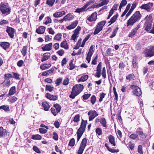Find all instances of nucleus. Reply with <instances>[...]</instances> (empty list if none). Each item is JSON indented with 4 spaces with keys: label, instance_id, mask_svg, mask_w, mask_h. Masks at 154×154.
Returning a JSON list of instances; mask_svg holds the SVG:
<instances>
[{
    "label": "nucleus",
    "instance_id": "obj_1",
    "mask_svg": "<svg viewBox=\"0 0 154 154\" xmlns=\"http://www.w3.org/2000/svg\"><path fill=\"white\" fill-rule=\"evenodd\" d=\"M142 15L139 11H136L130 17L127 22V26H132L137 22L139 21L141 18Z\"/></svg>",
    "mask_w": 154,
    "mask_h": 154
},
{
    "label": "nucleus",
    "instance_id": "obj_30",
    "mask_svg": "<svg viewBox=\"0 0 154 154\" xmlns=\"http://www.w3.org/2000/svg\"><path fill=\"white\" fill-rule=\"evenodd\" d=\"M109 143L113 146H115V139L114 137L112 135H110L108 137Z\"/></svg>",
    "mask_w": 154,
    "mask_h": 154
},
{
    "label": "nucleus",
    "instance_id": "obj_14",
    "mask_svg": "<svg viewBox=\"0 0 154 154\" xmlns=\"http://www.w3.org/2000/svg\"><path fill=\"white\" fill-rule=\"evenodd\" d=\"M140 27V25L139 24L137 25V26L133 29L128 35V36L130 38H132L137 33V31Z\"/></svg>",
    "mask_w": 154,
    "mask_h": 154
},
{
    "label": "nucleus",
    "instance_id": "obj_52",
    "mask_svg": "<svg viewBox=\"0 0 154 154\" xmlns=\"http://www.w3.org/2000/svg\"><path fill=\"white\" fill-rule=\"evenodd\" d=\"M135 77L133 73H132L127 75L126 77V79L127 80L130 81L131 79H134V78Z\"/></svg>",
    "mask_w": 154,
    "mask_h": 154
},
{
    "label": "nucleus",
    "instance_id": "obj_6",
    "mask_svg": "<svg viewBox=\"0 0 154 154\" xmlns=\"http://www.w3.org/2000/svg\"><path fill=\"white\" fill-rule=\"evenodd\" d=\"M61 109V106L57 103L53 104V107L51 109V111L53 115L54 116H56L58 113L60 112Z\"/></svg>",
    "mask_w": 154,
    "mask_h": 154
},
{
    "label": "nucleus",
    "instance_id": "obj_40",
    "mask_svg": "<svg viewBox=\"0 0 154 154\" xmlns=\"http://www.w3.org/2000/svg\"><path fill=\"white\" fill-rule=\"evenodd\" d=\"M54 88V87L51 86L50 85H47L45 86L46 91H48L51 92L53 91Z\"/></svg>",
    "mask_w": 154,
    "mask_h": 154
},
{
    "label": "nucleus",
    "instance_id": "obj_2",
    "mask_svg": "<svg viewBox=\"0 0 154 154\" xmlns=\"http://www.w3.org/2000/svg\"><path fill=\"white\" fill-rule=\"evenodd\" d=\"M84 86L81 84L76 85L74 86L72 90L69 97L70 98L73 99L75 97L78 95L82 91Z\"/></svg>",
    "mask_w": 154,
    "mask_h": 154
},
{
    "label": "nucleus",
    "instance_id": "obj_34",
    "mask_svg": "<svg viewBox=\"0 0 154 154\" xmlns=\"http://www.w3.org/2000/svg\"><path fill=\"white\" fill-rule=\"evenodd\" d=\"M105 147L108 150L111 152H117L119 151V149H115L109 148L108 146V144L106 143L105 144Z\"/></svg>",
    "mask_w": 154,
    "mask_h": 154
},
{
    "label": "nucleus",
    "instance_id": "obj_19",
    "mask_svg": "<svg viewBox=\"0 0 154 154\" xmlns=\"http://www.w3.org/2000/svg\"><path fill=\"white\" fill-rule=\"evenodd\" d=\"M97 12H94L92 13L91 15L87 19V20L89 22L95 21L97 19Z\"/></svg>",
    "mask_w": 154,
    "mask_h": 154
},
{
    "label": "nucleus",
    "instance_id": "obj_26",
    "mask_svg": "<svg viewBox=\"0 0 154 154\" xmlns=\"http://www.w3.org/2000/svg\"><path fill=\"white\" fill-rule=\"evenodd\" d=\"M16 92V87L14 86L12 87L9 90L8 93L7 94V96L8 97L14 95Z\"/></svg>",
    "mask_w": 154,
    "mask_h": 154
},
{
    "label": "nucleus",
    "instance_id": "obj_63",
    "mask_svg": "<svg viewBox=\"0 0 154 154\" xmlns=\"http://www.w3.org/2000/svg\"><path fill=\"white\" fill-rule=\"evenodd\" d=\"M81 27L79 26H78L77 28L74 31V33L78 35L79 34V32L81 30Z\"/></svg>",
    "mask_w": 154,
    "mask_h": 154
},
{
    "label": "nucleus",
    "instance_id": "obj_23",
    "mask_svg": "<svg viewBox=\"0 0 154 154\" xmlns=\"http://www.w3.org/2000/svg\"><path fill=\"white\" fill-rule=\"evenodd\" d=\"M10 44L7 42H1L0 43V46L3 49L6 50L10 47Z\"/></svg>",
    "mask_w": 154,
    "mask_h": 154
},
{
    "label": "nucleus",
    "instance_id": "obj_12",
    "mask_svg": "<svg viewBox=\"0 0 154 154\" xmlns=\"http://www.w3.org/2000/svg\"><path fill=\"white\" fill-rule=\"evenodd\" d=\"M153 5V3L149 2L146 4H143L140 7V8L141 9H143L146 10L147 12H150Z\"/></svg>",
    "mask_w": 154,
    "mask_h": 154
},
{
    "label": "nucleus",
    "instance_id": "obj_49",
    "mask_svg": "<svg viewBox=\"0 0 154 154\" xmlns=\"http://www.w3.org/2000/svg\"><path fill=\"white\" fill-rule=\"evenodd\" d=\"M91 94L90 93H87L84 94L82 96V100H86L88 99L91 96Z\"/></svg>",
    "mask_w": 154,
    "mask_h": 154
},
{
    "label": "nucleus",
    "instance_id": "obj_39",
    "mask_svg": "<svg viewBox=\"0 0 154 154\" xmlns=\"http://www.w3.org/2000/svg\"><path fill=\"white\" fill-rule=\"evenodd\" d=\"M27 46H25L23 48L21 51V52L23 57L25 56L27 54Z\"/></svg>",
    "mask_w": 154,
    "mask_h": 154
},
{
    "label": "nucleus",
    "instance_id": "obj_35",
    "mask_svg": "<svg viewBox=\"0 0 154 154\" xmlns=\"http://www.w3.org/2000/svg\"><path fill=\"white\" fill-rule=\"evenodd\" d=\"M88 78V75H83L81 78L79 79L78 81L79 82H84L87 80Z\"/></svg>",
    "mask_w": 154,
    "mask_h": 154
},
{
    "label": "nucleus",
    "instance_id": "obj_20",
    "mask_svg": "<svg viewBox=\"0 0 154 154\" xmlns=\"http://www.w3.org/2000/svg\"><path fill=\"white\" fill-rule=\"evenodd\" d=\"M52 46V43H50L45 45L44 46L42 47V49L43 51H50L51 50Z\"/></svg>",
    "mask_w": 154,
    "mask_h": 154
},
{
    "label": "nucleus",
    "instance_id": "obj_16",
    "mask_svg": "<svg viewBox=\"0 0 154 154\" xmlns=\"http://www.w3.org/2000/svg\"><path fill=\"white\" fill-rule=\"evenodd\" d=\"M152 22L149 20V21H146L144 23V29L147 32H149L152 28Z\"/></svg>",
    "mask_w": 154,
    "mask_h": 154
},
{
    "label": "nucleus",
    "instance_id": "obj_62",
    "mask_svg": "<svg viewBox=\"0 0 154 154\" xmlns=\"http://www.w3.org/2000/svg\"><path fill=\"white\" fill-rule=\"evenodd\" d=\"M145 18L146 19V21H151V22H152V15L151 14H150L149 15H147L145 17Z\"/></svg>",
    "mask_w": 154,
    "mask_h": 154
},
{
    "label": "nucleus",
    "instance_id": "obj_7",
    "mask_svg": "<svg viewBox=\"0 0 154 154\" xmlns=\"http://www.w3.org/2000/svg\"><path fill=\"white\" fill-rule=\"evenodd\" d=\"M87 139L86 138H84L82 140L80 143L79 147L77 152V154H82L86 146Z\"/></svg>",
    "mask_w": 154,
    "mask_h": 154
},
{
    "label": "nucleus",
    "instance_id": "obj_15",
    "mask_svg": "<svg viewBox=\"0 0 154 154\" xmlns=\"http://www.w3.org/2000/svg\"><path fill=\"white\" fill-rule=\"evenodd\" d=\"M102 64L101 62H100L97 65V67L96 71H97L95 76L97 78H99L101 76V66Z\"/></svg>",
    "mask_w": 154,
    "mask_h": 154
},
{
    "label": "nucleus",
    "instance_id": "obj_13",
    "mask_svg": "<svg viewBox=\"0 0 154 154\" xmlns=\"http://www.w3.org/2000/svg\"><path fill=\"white\" fill-rule=\"evenodd\" d=\"M88 115L89 116V121H91L98 116V114L95 110H91L88 112Z\"/></svg>",
    "mask_w": 154,
    "mask_h": 154
},
{
    "label": "nucleus",
    "instance_id": "obj_5",
    "mask_svg": "<svg viewBox=\"0 0 154 154\" xmlns=\"http://www.w3.org/2000/svg\"><path fill=\"white\" fill-rule=\"evenodd\" d=\"M12 78V76L10 73H7L4 75V80L1 84H3L4 87H9L10 85L11 81L10 79Z\"/></svg>",
    "mask_w": 154,
    "mask_h": 154
},
{
    "label": "nucleus",
    "instance_id": "obj_32",
    "mask_svg": "<svg viewBox=\"0 0 154 154\" xmlns=\"http://www.w3.org/2000/svg\"><path fill=\"white\" fill-rule=\"evenodd\" d=\"M3 109L5 112H9L10 110L9 106L8 105H4L0 106V109Z\"/></svg>",
    "mask_w": 154,
    "mask_h": 154
},
{
    "label": "nucleus",
    "instance_id": "obj_27",
    "mask_svg": "<svg viewBox=\"0 0 154 154\" xmlns=\"http://www.w3.org/2000/svg\"><path fill=\"white\" fill-rule=\"evenodd\" d=\"M78 22L77 20H75L70 25L66 26V29L69 30L74 29L77 26Z\"/></svg>",
    "mask_w": 154,
    "mask_h": 154
},
{
    "label": "nucleus",
    "instance_id": "obj_31",
    "mask_svg": "<svg viewBox=\"0 0 154 154\" xmlns=\"http://www.w3.org/2000/svg\"><path fill=\"white\" fill-rule=\"evenodd\" d=\"M100 123L103 127L106 128L107 127V122L106 119L104 118H101L100 119Z\"/></svg>",
    "mask_w": 154,
    "mask_h": 154
},
{
    "label": "nucleus",
    "instance_id": "obj_45",
    "mask_svg": "<svg viewBox=\"0 0 154 154\" xmlns=\"http://www.w3.org/2000/svg\"><path fill=\"white\" fill-rule=\"evenodd\" d=\"M86 8L84 5L81 8L76 9V10L75 11V12L78 13H80L81 12L85 11L86 10Z\"/></svg>",
    "mask_w": 154,
    "mask_h": 154
},
{
    "label": "nucleus",
    "instance_id": "obj_60",
    "mask_svg": "<svg viewBox=\"0 0 154 154\" xmlns=\"http://www.w3.org/2000/svg\"><path fill=\"white\" fill-rule=\"evenodd\" d=\"M129 137L131 139L134 140L138 138V137L137 134H132L130 135Z\"/></svg>",
    "mask_w": 154,
    "mask_h": 154
},
{
    "label": "nucleus",
    "instance_id": "obj_56",
    "mask_svg": "<svg viewBox=\"0 0 154 154\" xmlns=\"http://www.w3.org/2000/svg\"><path fill=\"white\" fill-rule=\"evenodd\" d=\"M75 144V140L74 138H71L69 141L68 145L70 146H73Z\"/></svg>",
    "mask_w": 154,
    "mask_h": 154
},
{
    "label": "nucleus",
    "instance_id": "obj_28",
    "mask_svg": "<svg viewBox=\"0 0 154 154\" xmlns=\"http://www.w3.org/2000/svg\"><path fill=\"white\" fill-rule=\"evenodd\" d=\"M74 18V16L70 13L68 14L63 17V19L65 21H70L72 20Z\"/></svg>",
    "mask_w": 154,
    "mask_h": 154
},
{
    "label": "nucleus",
    "instance_id": "obj_17",
    "mask_svg": "<svg viewBox=\"0 0 154 154\" xmlns=\"http://www.w3.org/2000/svg\"><path fill=\"white\" fill-rule=\"evenodd\" d=\"M45 97L51 100L55 101L58 99L57 95H53L50 94L49 93H47L46 94Z\"/></svg>",
    "mask_w": 154,
    "mask_h": 154
},
{
    "label": "nucleus",
    "instance_id": "obj_43",
    "mask_svg": "<svg viewBox=\"0 0 154 154\" xmlns=\"http://www.w3.org/2000/svg\"><path fill=\"white\" fill-rule=\"evenodd\" d=\"M55 0H47L46 4L50 7L52 6L55 2Z\"/></svg>",
    "mask_w": 154,
    "mask_h": 154
},
{
    "label": "nucleus",
    "instance_id": "obj_24",
    "mask_svg": "<svg viewBox=\"0 0 154 154\" xmlns=\"http://www.w3.org/2000/svg\"><path fill=\"white\" fill-rule=\"evenodd\" d=\"M51 56V54L49 52H46L44 53L41 59V61L43 62L44 61H46L50 58Z\"/></svg>",
    "mask_w": 154,
    "mask_h": 154
},
{
    "label": "nucleus",
    "instance_id": "obj_36",
    "mask_svg": "<svg viewBox=\"0 0 154 154\" xmlns=\"http://www.w3.org/2000/svg\"><path fill=\"white\" fill-rule=\"evenodd\" d=\"M90 102L92 105H94L96 101V97L95 95L91 96L89 100Z\"/></svg>",
    "mask_w": 154,
    "mask_h": 154
},
{
    "label": "nucleus",
    "instance_id": "obj_25",
    "mask_svg": "<svg viewBox=\"0 0 154 154\" xmlns=\"http://www.w3.org/2000/svg\"><path fill=\"white\" fill-rule=\"evenodd\" d=\"M66 12L65 11H62L55 12L53 14V16L56 18L60 17L65 15Z\"/></svg>",
    "mask_w": 154,
    "mask_h": 154
},
{
    "label": "nucleus",
    "instance_id": "obj_33",
    "mask_svg": "<svg viewBox=\"0 0 154 154\" xmlns=\"http://www.w3.org/2000/svg\"><path fill=\"white\" fill-rule=\"evenodd\" d=\"M51 66L50 64H42L40 66V68L41 69L44 70L49 68Z\"/></svg>",
    "mask_w": 154,
    "mask_h": 154
},
{
    "label": "nucleus",
    "instance_id": "obj_37",
    "mask_svg": "<svg viewBox=\"0 0 154 154\" xmlns=\"http://www.w3.org/2000/svg\"><path fill=\"white\" fill-rule=\"evenodd\" d=\"M42 105L45 110L46 111L48 110L50 106L48 103L46 102H44L42 103Z\"/></svg>",
    "mask_w": 154,
    "mask_h": 154
},
{
    "label": "nucleus",
    "instance_id": "obj_44",
    "mask_svg": "<svg viewBox=\"0 0 154 154\" xmlns=\"http://www.w3.org/2000/svg\"><path fill=\"white\" fill-rule=\"evenodd\" d=\"M101 2L98 4V6L100 7L102 6L103 5H107L109 2L108 1L106 0H100Z\"/></svg>",
    "mask_w": 154,
    "mask_h": 154
},
{
    "label": "nucleus",
    "instance_id": "obj_47",
    "mask_svg": "<svg viewBox=\"0 0 154 154\" xmlns=\"http://www.w3.org/2000/svg\"><path fill=\"white\" fill-rule=\"evenodd\" d=\"M42 137L39 134L33 135L32 136L31 138L33 140H40L42 139Z\"/></svg>",
    "mask_w": 154,
    "mask_h": 154
},
{
    "label": "nucleus",
    "instance_id": "obj_48",
    "mask_svg": "<svg viewBox=\"0 0 154 154\" xmlns=\"http://www.w3.org/2000/svg\"><path fill=\"white\" fill-rule=\"evenodd\" d=\"M62 35L61 33H58L54 37V39L57 41H60V40Z\"/></svg>",
    "mask_w": 154,
    "mask_h": 154
},
{
    "label": "nucleus",
    "instance_id": "obj_41",
    "mask_svg": "<svg viewBox=\"0 0 154 154\" xmlns=\"http://www.w3.org/2000/svg\"><path fill=\"white\" fill-rule=\"evenodd\" d=\"M132 62L133 67L134 68H136L138 64L137 57H134Z\"/></svg>",
    "mask_w": 154,
    "mask_h": 154
},
{
    "label": "nucleus",
    "instance_id": "obj_54",
    "mask_svg": "<svg viewBox=\"0 0 154 154\" xmlns=\"http://www.w3.org/2000/svg\"><path fill=\"white\" fill-rule=\"evenodd\" d=\"M13 76H12V78H14L16 80H19L20 79V75L18 74L17 73L14 72H12Z\"/></svg>",
    "mask_w": 154,
    "mask_h": 154
},
{
    "label": "nucleus",
    "instance_id": "obj_55",
    "mask_svg": "<svg viewBox=\"0 0 154 154\" xmlns=\"http://www.w3.org/2000/svg\"><path fill=\"white\" fill-rule=\"evenodd\" d=\"M73 59L71 60L69 63V69L70 70H72L75 67V66L73 64Z\"/></svg>",
    "mask_w": 154,
    "mask_h": 154
},
{
    "label": "nucleus",
    "instance_id": "obj_57",
    "mask_svg": "<svg viewBox=\"0 0 154 154\" xmlns=\"http://www.w3.org/2000/svg\"><path fill=\"white\" fill-rule=\"evenodd\" d=\"M81 39H80L79 40L78 42L76 43V44L74 48V49H75V50H77L78 49L80 46H81L80 45L81 42Z\"/></svg>",
    "mask_w": 154,
    "mask_h": 154
},
{
    "label": "nucleus",
    "instance_id": "obj_53",
    "mask_svg": "<svg viewBox=\"0 0 154 154\" xmlns=\"http://www.w3.org/2000/svg\"><path fill=\"white\" fill-rule=\"evenodd\" d=\"M106 23V21L105 20L102 21L99 23L97 26L103 29V26Z\"/></svg>",
    "mask_w": 154,
    "mask_h": 154
},
{
    "label": "nucleus",
    "instance_id": "obj_10",
    "mask_svg": "<svg viewBox=\"0 0 154 154\" xmlns=\"http://www.w3.org/2000/svg\"><path fill=\"white\" fill-rule=\"evenodd\" d=\"M136 133L139 137L142 139H145L146 137V133H144L143 129L141 127H139L137 128Z\"/></svg>",
    "mask_w": 154,
    "mask_h": 154
},
{
    "label": "nucleus",
    "instance_id": "obj_46",
    "mask_svg": "<svg viewBox=\"0 0 154 154\" xmlns=\"http://www.w3.org/2000/svg\"><path fill=\"white\" fill-rule=\"evenodd\" d=\"M18 99L15 96H13L10 98H9L8 100V101L10 102L11 103H13L16 101Z\"/></svg>",
    "mask_w": 154,
    "mask_h": 154
},
{
    "label": "nucleus",
    "instance_id": "obj_38",
    "mask_svg": "<svg viewBox=\"0 0 154 154\" xmlns=\"http://www.w3.org/2000/svg\"><path fill=\"white\" fill-rule=\"evenodd\" d=\"M118 14H117L114 15L111 18L109 22V23H110V24L109 25H110L111 24L114 23L116 21L118 17Z\"/></svg>",
    "mask_w": 154,
    "mask_h": 154
},
{
    "label": "nucleus",
    "instance_id": "obj_42",
    "mask_svg": "<svg viewBox=\"0 0 154 154\" xmlns=\"http://www.w3.org/2000/svg\"><path fill=\"white\" fill-rule=\"evenodd\" d=\"M118 29L119 27H117L115 29H114L113 30L111 35L110 36V38H112L114 37L116 35Z\"/></svg>",
    "mask_w": 154,
    "mask_h": 154
},
{
    "label": "nucleus",
    "instance_id": "obj_51",
    "mask_svg": "<svg viewBox=\"0 0 154 154\" xmlns=\"http://www.w3.org/2000/svg\"><path fill=\"white\" fill-rule=\"evenodd\" d=\"M95 132L98 136H100L102 134V130L101 128H98L96 129Z\"/></svg>",
    "mask_w": 154,
    "mask_h": 154
},
{
    "label": "nucleus",
    "instance_id": "obj_64",
    "mask_svg": "<svg viewBox=\"0 0 154 154\" xmlns=\"http://www.w3.org/2000/svg\"><path fill=\"white\" fill-rule=\"evenodd\" d=\"M138 152L140 154H143L142 146L141 145H139L138 147Z\"/></svg>",
    "mask_w": 154,
    "mask_h": 154
},
{
    "label": "nucleus",
    "instance_id": "obj_11",
    "mask_svg": "<svg viewBox=\"0 0 154 154\" xmlns=\"http://www.w3.org/2000/svg\"><path fill=\"white\" fill-rule=\"evenodd\" d=\"M6 32L8 33V35L11 38H13L14 37L15 33L14 29L8 26H7Z\"/></svg>",
    "mask_w": 154,
    "mask_h": 154
},
{
    "label": "nucleus",
    "instance_id": "obj_18",
    "mask_svg": "<svg viewBox=\"0 0 154 154\" xmlns=\"http://www.w3.org/2000/svg\"><path fill=\"white\" fill-rule=\"evenodd\" d=\"M8 133L9 132L6 129H4L2 127H0V138L5 137Z\"/></svg>",
    "mask_w": 154,
    "mask_h": 154
},
{
    "label": "nucleus",
    "instance_id": "obj_58",
    "mask_svg": "<svg viewBox=\"0 0 154 154\" xmlns=\"http://www.w3.org/2000/svg\"><path fill=\"white\" fill-rule=\"evenodd\" d=\"M80 116L78 114L75 115L74 117L73 121L75 122H77L80 120Z\"/></svg>",
    "mask_w": 154,
    "mask_h": 154
},
{
    "label": "nucleus",
    "instance_id": "obj_50",
    "mask_svg": "<svg viewBox=\"0 0 154 154\" xmlns=\"http://www.w3.org/2000/svg\"><path fill=\"white\" fill-rule=\"evenodd\" d=\"M102 30V29L97 26L94 31V32L93 34L94 35H95L98 34Z\"/></svg>",
    "mask_w": 154,
    "mask_h": 154
},
{
    "label": "nucleus",
    "instance_id": "obj_4",
    "mask_svg": "<svg viewBox=\"0 0 154 154\" xmlns=\"http://www.w3.org/2000/svg\"><path fill=\"white\" fill-rule=\"evenodd\" d=\"M0 11L3 14L7 15L11 12V9L7 3L2 2L0 4Z\"/></svg>",
    "mask_w": 154,
    "mask_h": 154
},
{
    "label": "nucleus",
    "instance_id": "obj_9",
    "mask_svg": "<svg viewBox=\"0 0 154 154\" xmlns=\"http://www.w3.org/2000/svg\"><path fill=\"white\" fill-rule=\"evenodd\" d=\"M130 88L132 90L133 94L139 97L142 94V92L140 89L137 86L134 85H131Z\"/></svg>",
    "mask_w": 154,
    "mask_h": 154
},
{
    "label": "nucleus",
    "instance_id": "obj_22",
    "mask_svg": "<svg viewBox=\"0 0 154 154\" xmlns=\"http://www.w3.org/2000/svg\"><path fill=\"white\" fill-rule=\"evenodd\" d=\"M136 2H134L132 4L131 9H130L128 13L126 15L125 17L126 18H127L129 16H130L131 14L134 10L136 7Z\"/></svg>",
    "mask_w": 154,
    "mask_h": 154
},
{
    "label": "nucleus",
    "instance_id": "obj_21",
    "mask_svg": "<svg viewBox=\"0 0 154 154\" xmlns=\"http://www.w3.org/2000/svg\"><path fill=\"white\" fill-rule=\"evenodd\" d=\"M46 27L44 26H40L35 30L36 33L39 34H43L45 31Z\"/></svg>",
    "mask_w": 154,
    "mask_h": 154
},
{
    "label": "nucleus",
    "instance_id": "obj_3",
    "mask_svg": "<svg viewBox=\"0 0 154 154\" xmlns=\"http://www.w3.org/2000/svg\"><path fill=\"white\" fill-rule=\"evenodd\" d=\"M87 123V120H85L82 119L80 127L78 129L76 132L78 142L79 141L81 137L85 131Z\"/></svg>",
    "mask_w": 154,
    "mask_h": 154
},
{
    "label": "nucleus",
    "instance_id": "obj_59",
    "mask_svg": "<svg viewBox=\"0 0 154 154\" xmlns=\"http://www.w3.org/2000/svg\"><path fill=\"white\" fill-rule=\"evenodd\" d=\"M113 93L115 96V98L116 101L118 100V95L116 89L115 87H113Z\"/></svg>",
    "mask_w": 154,
    "mask_h": 154
},
{
    "label": "nucleus",
    "instance_id": "obj_61",
    "mask_svg": "<svg viewBox=\"0 0 154 154\" xmlns=\"http://www.w3.org/2000/svg\"><path fill=\"white\" fill-rule=\"evenodd\" d=\"M62 80V78H59L57 79L56 81L55 84L56 85V86H57L59 85L61 83Z\"/></svg>",
    "mask_w": 154,
    "mask_h": 154
},
{
    "label": "nucleus",
    "instance_id": "obj_29",
    "mask_svg": "<svg viewBox=\"0 0 154 154\" xmlns=\"http://www.w3.org/2000/svg\"><path fill=\"white\" fill-rule=\"evenodd\" d=\"M60 46L62 48H64L65 50H67L69 49V47L67 42L66 40H64L60 44Z\"/></svg>",
    "mask_w": 154,
    "mask_h": 154
},
{
    "label": "nucleus",
    "instance_id": "obj_8",
    "mask_svg": "<svg viewBox=\"0 0 154 154\" xmlns=\"http://www.w3.org/2000/svg\"><path fill=\"white\" fill-rule=\"evenodd\" d=\"M145 57H150L154 56V46H150L145 50L144 53Z\"/></svg>",
    "mask_w": 154,
    "mask_h": 154
}]
</instances>
